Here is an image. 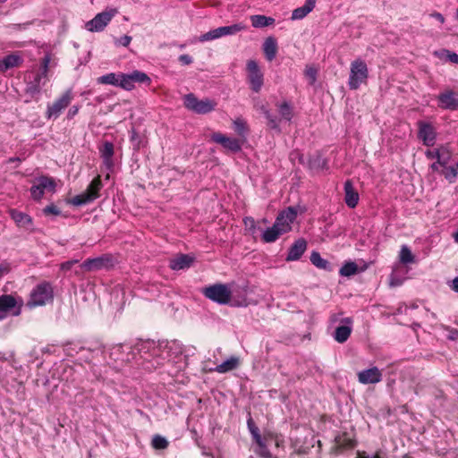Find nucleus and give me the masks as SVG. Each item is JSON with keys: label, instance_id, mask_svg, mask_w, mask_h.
Wrapping results in <instances>:
<instances>
[{"label": "nucleus", "instance_id": "1", "mask_svg": "<svg viewBox=\"0 0 458 458\" xmlns=\"http://www.w3.org/2000/svg\"><path fill=\"white\" fill-rule=\"evenodd\" d=\"M151 79L148 74L138 70L133 71L131 73L110 72L98 78V84L113 85L120 87L125 90H131L134 88L135 83L149 85Z\"/></svg>", "mask_w": 458, "mask_h": 458}, {"label": "nucleus", "instance_id": "2", "mask_svg": "<svg viewBox=\"0 0 458 458\" xmlns=\"http://www.w3.org/2000/svg\"><path fill=\"white\" fill-rule=\"evenodd\" d=\"M54 300V289L49 282L44 281L37 284L30 294L28 306L30 308L44 306Z\"/></svg>", "mask_w": 458, "mask_h": 458}, {"label": "nucleus", "instance_id": "3", "mask_svg": "<svg viewBox=\"0 0 458 458\" xmlns=\"http://www.w3.org/2000/svg\"><path fill=\"white\" fill-rule=\"evenodd\" d=\"M368 77L369 69L366 63L360 58L352 61L348 81L350 89H358L362 83L367 81Z\"/></svg>", "mask_w": 458, "mask_h": 458}, {"label": "nucleus", "instance_id": "4", "mask_svg": "<svg viewBox=\"0 0 458 458\" xmlns=\"http://www.w3.org/2000/svg\"><path fill=\"white\" fill-rule=\"evenodd\" d=\"M184 106L196 114H205L215 110L216 103L209 98L198 99L193 93H189L183 98Z\"/></svg>", "mask_w": 458, "mask_h": 458}, {"label": "nucleus", "instance_id": "5", "mask_svg": "<svg viewBox=\"0 0 458 458\" xmlns=\"http://www.w3.org/2000/svg\"><path fill=\"white\" fill-rule=\"evenodd\" d=\"M203 294L208 299L218 304H229L232 297V291L224 284H216L203 289Z\"/></svg>", "mask_w": 458, "mask_h": 458}, {"label": "nucleus", "instance_id": "6", "mask_svg": "<svg viewBox=\"0 0 458 458\" xmlns=\"http://www.w3.org/2000/svg\"><path fill=\"white\" fill-rule=\"evenodd\" d=\"M72 100V91L67 89L60 98H58L52 105H47L46 117L47 119H56Z\"/></svg>", "mask_w": 458, "mask_h": 458}, {"label": "nucleus", "instance_id": "7", "mask_svg": "<svg viewBox=\"0 0 458 458\" xmlns=\"http://www.w3.org/2000/svg\"><path fill=\"white\" fill-rule=\"evenodd\" d=\"M437 106L442 110H458V91L447 88L437 96Z\"/></svg>", "mask_w": 458, "mask_h": 458}, {"label": "nucleus", "instance_id": "8", "mask_svg": "<svg viewBox=\"0 0 458 458\" xmlns=\"http://www.w3.org/2000/svg\"><path fill=\"white\" fill-rule=\"evenodd\" d=\"M116 13V9L106 10L98 13L92 20L88 21L85 27L89 31L91 32L102 31Z\"/></svg>", "mask_w": 458, "mask_h": 458}, {"label": "nucleus", "instance_id": "9", "mask_svg": "<svg viewBox=\"0 0 458 458\" xmlns=\"http://www.w3.org/2000/svg\"><path fill=\"white\" fill-rule=\"evenodd\" d=\"M81 267L86 271L108 269L114 267V259L110 254H103L97 258L87 259L83 261Z\"/></svg>", "mask_w": 458, "mask_h": 458}, {"label": "nucleus", "instance_id": "10", "mask_svg": "<svg viewBox=\"0 0 458 458\" xmlns=\"http://www.w3.org/2000/svg\"><path fill=\"white\" fill-rule=\"evenodd\" d=\"M22 300L19 301L12 294L0 295V312L19 316L21 313Z\"/></svg>", "mask_w": 458, "mask_h": 458}, {"label": "nucleus", "instance_id": "11", "mask_svg": "<svg viewBox=\"0 0 458 458\" xmlns=\"http://www.w3.org/2000/svg\"><path fill=\"white\" fill-rule=\"evenodd\" d=\"M248 81L252 91L259 92L263 86V73L261 72L258 63L250 60L247 63Z\"/></svg>", "mask_w": 458, "mask_h": 458}, {"label": "nucleus", "instance_id": "12", "mask_svg": "<svg viewBox=\"0 0 458 458\" xmlns=\"http://www.w3.org/2000/svg\"><path fill=\"white\" fill-rule=\"evenodd\" d=\"M298 211L295 207H288L278 214L275 223L281 231L286 233L292 230V224L296 219Z\"/></svg>", "mask_w": 458, "mask_h": 458}, {"label": "nucleus", "instance_id": "13", "mask_svg": "<svg viewBox=\"0 0 458 458\" xmlns=\"http://www.w3.org/2000/svg\"><path fill=\"white\" fill-rule=\"evenodd\" d=\"M418 138L423 142V145L431 147L435 144L437 131L434 126L428 122H418Z\"/></svg>", "mask_w": 458, "mask_h": 458}, {"label": "nucleus", "instance_id": "14", "mask_svg": "<svg viewBox=\"0 0 458 458\" xmlns=\"http://www.w3.org/2000/svg\"><path fill=\"white\" fill-rule=\"evenodd\" d=\"M211 140L220 144L223 148L233 153H237L242 150V141L240 140L227 137L220 132H214L211 135Z\"/></svg>", "mask_w": 458, "mask_h": 458}, {"label": "nucleus", "instance_id": "15", "mask_svg": "<svg viewBox=\"0 0 458 458\" xmlns=\"http://www.w3.org/2000/svg\"><path fill=\"white\" fill-rule=\"evenodd\" d=\"M341 322L344 325L339 326L335 328L333 337L337 343L344 344L349 339L352 334V318L349 317L344 318L343 319H341Z\"/></svg>", "mask_w": 458, "mask_h": 458}, {"label": "nucleus", "instance_id": "16", "mask_svg": "<svg viewBox=\"0 0 458 458\" xmlns=\"http://www.w3.org/2000/svg\"><path fill=\"white\" fill-rule=\"evenodd\" d=\"M358 380L360 384H377L382 380V373L377 367H372L358 373Z\"/></svg>", "mask_w": 458, "mask_h": 458}, {"label": "nucleus", "instance_id": "17", "mask_svg": "<svg viewBox=\"0 0 458 458\" xmlns=\"http://www.w3.org/2000/svg\"><path fill=\"white\" fill-rule=\"evenodd\" d=\"M307 241L304 238H299L289 248L286 261L299 260L307 250Z\"/></svg>", "mask_w": 458, "mask_h": 458}, {"label": "nucleus", "instance_id": "18", "mask_svg": "<svg viewBox=\"0 0 458 458\" xmlns=\"http://www.w3.org/2000/svg\"><path fill=\"white\" fill-rule=\"evenodd\" d=\"M100 157L106 167L111 170L114 167L113 157L114 154V144L110 141H105L99 147Z\"/></svg>", "mask_w": 458, "mask_h": 458}, {"label": "nucleus", "instance_id": "19", "mask_svg": "<svg viewBox=\"0 0 458 458\" xmlns=\"http://www.w3.org/2000/svg\"><path fill=\"white\" fill-rule=\"evenodd\" d=\"M344 190L345 204L350 208H354L359 203L360 197L351 180H347L344 182Z\"/></svg>", "mask_w": 458, "mask_h": 458}, {"label": "nucleus", "instance_id": "20", "mask_svg": "<svg viewBox=\"0 0 458 458\" xmlns=\"http://www.w3.org/2000/svg\"><path fill=\"white\" fill-rule=\"evenodd\" d=\"M23 63L22 57L19 54H11L0 60V72L19 67Z\"/></svg>", "mask_w": 458, "mask_h": 458}, {"label": "nucleus", "instance_id": "21", "mask_svg": "<svg viewBox=\"0 0 458 458\" xmlns=\"http://www.w3.org/2000/svg\"><path fill=\"white\" fill-rule=\"evenodd\" d=\"M193 258L187 254H180L170 260L169 267L172 270H182L189 268L193 263Z\"/></svg>", "mask_w": 458, "mask_h": 458}, {"label": "nucleus", "instance_id": "22", "mask_svg": "<svg viewBox=\"0 0 458 458\" xmlns=\"http://www.w3.org/2000/svg\"><path fill=\"white\" fill-rule=\"evenodd\" d=\"M10 216L19 227L30 228L32 225L31 216L24 212L17 209H11Z\"/></svg>", "mask_w": 458, "mask_h": 458}, {"label": "nucleus", "instance_id": "23", "mask_svg": "<svg viewBox=\"0 0 458 458\" xmlns=\"http://www.w3.org/2000/svg\"><path fill=\"white\" fill-rule=\"evenodd\" d=\"M262 48L267 60H274L277 53L276 39L274 37L267 38L263 43Z\"/></svg>", "mask_w": 458, "mask_h": 458}, {"label": "nucleus", "instance_id": "24", "mask_svg": "<svg viewBox=\"0 0 458 458\" xmlns=\"http://www.w3.org/2000/svg\"><path fill=\"white\" fill-rule=\"evenodd\" d=\"M316 0H306L304 5L294 9L292 13V20H301L306 17L315 7Z\"/></svg>", "mask_w": 458, "mask_h": 458}, {"label": "nucleus", "instance_id": "25", "mask_svg": "<svg viewBox=\"0 0 458 458\" xmlns=\"http://www.w3.org/2000/svg\"><path fill=\"white\" fill-rule=\"evenodd\" d=\"M284 233L281 231L279 226L274 223V225L271 227L267 228L261 235V239L264 242L271 243L275 242L280 235L284 234Z\"/></svg>", "mask_w": 458, "mask_h": 458}, {"label": "nucleus", "instance_id": "26", "mask_svg": "<svg viewBox=\"0 0 458 458\" xmlns=\"http://www.w3.org/2000/svg\"><path fill=\"white\" fill-rule=\"evenodd\" d=\"M239 364V358L232 356L221 364L217 365L214 370L223 374L237 369Z\"/></svg>", "mask_w": 458, "mask_h": 458}, {"label": "nucleus", "instance_id": "27", "mask_svg": "<svg viewBox=\"0 0 458 458\" xmlns=\"http://www.w3.org/2000/svg\"><path fill=\"white\" fill-rule=\"evenodd\" d=\"M280 114V119L291 122L293 117V108L289 102L284 101L276 105Z\"/></svg>", "mask_w": 458, "mask_h": 458}, {"label": "nucleus", "instance_id": "28", "mask_svg": "<svg viewBox=\"0 0 458 458\" xmlns=\"http://www.w3.org/2000/svg\"><path fill=\"white\" fill-rule=\"evenodd\" d=\"M42 86L40 76H35L33 81L27 83L26 94L30 95L31 98H35L39 95Z\"/></svg>", "mask_w": 458, "mask_h": 458}, {"label": "nucleus", "instance_id": "29", "mask_svg": "<svg viewBox=\"0 0 458 458\" xmlns=\"http://www.w3.org/2000/svg\"><path fill=\"white\" fill-rule=\"evenodd\" d=\"M251 25L254 28H264L275 23V19L272 17L256 14L250 16Z\"/></svg>", "mask_w": 458, "mask_h": 458}, {"label": "nucleus", "instance_id": "30", "mask_svg": "<svg viewBox=\"0 0 458 458\" xmlns=\"http://www.w3.org/2000/svg\"><path fill=\"white\" fill-rule=\"evenodd\" d=\"M310 262L318 268L324 269L326 271L331 270L330 263L323 259L318 251H312L310 257Z\"/></svg>", "mask_w": 458, "mask_h": 458}, {"label": "nucleus", "instance_id": "31", "mask_svg": "<svg viewBox=\"0 0 458 458\" xmlns=\"http://www.w3.org/2000/svg\"><path fill=\"white\" fill-rule=\"evenodd\" d=\"M102 182L100 180V177L98 176L92 180V182L88 186L87 190L85 191V193L89 195V197H94V200L98 198L99 196V191L102 188Z\"/></svg>", "mask_w": 458, "mask_h": 458}, {"label": "nucleus", "instance_id": "32", "mask_svg": "<svg viewBox=\"0 0 458 458\" xmlns=\"http://www.w3.org/2000/svg\"><path fill=\"white\" fill-rule=\"evenodd\" d=\"M245 29V25L242 23H235L229 26L219 27L220 37L234 35Z\"/></svg>", "mask_w": 458, "mask_h": 458}, {"label": "nucleus", "instance_id": "33", "mask_svg": "<svg viewBox=\"0 0 458 458\" xmlns=\"http://www.w3.org/2000/svg\"><path fill=\"white\" fill-rule=\"evenodd\" d=\"M254 442L257 444V448L255 449L256 454H258L261 458H271L272 454L270 451L268 450L266 442L262 438V437H259L258 439L254 440Z\"/></svg>", "mask_w": 458, "mask_h": 458}, {"label": "nucleus", "instance_id": "34", "mask_svg": "<svg viewBox=\"0 0 458 458\" xmlns=\"http://www.w3.org/2000/svg\"><path fill=\"white\" fill-rule=\"evenodd\" d=\"M358 265L353 261L345 262L339 270L342 276H352L358 273Z\"/></svg>", "mask_w": 458, "mask_h": 458}, {"label": "nucleus", "instance_id": "35", "mask_svg": "<svg viewBox=\"0 0 458 458\" xmlns=\"http://www.w3.org/2000/svg\"><path fill=\"white\" fill-rule=\"evenodd\" d=\"M435 55L440 59L458 64V55L454 52L447 49H441L440 51H436Z\"/></svg>", "mask_w": 458, "mask_h": 458}, {"label": "nucleus", "instance_id": "36", "mask_svg": "<svg viewBox=\"0 0 458 458\" xmlns=\"http://www.w3.org/2000/svg\"><path fill=\"white\" fill-rule=\"evenodd\" d=\"M442 174L446 180L450 182H454L458 176V161L454 165L445 166V169L442 170Z\"/></svg>", "mask_w": 458, "mask_h": 458}, {"label": "nucleus", "instance_id": "37", "mask_svg": "<svg viewBox=\"0 0 458 458\" xmlns=\"http://www.w3.org/2000/svg\"><path fill=\"white\" fill-rule=\"evenodd\" d=\"M399 257L400 261L403 264H410L415 261L414 255L411 253V250L406 245L402 246Z\"/></svg>", "mask_w": 458, "mask_h": 458}, {"label": "nucleus", "instance_id": "38", "mask_svg": "<svg viewBox=\"0 0 458 458\" xmlns=\"http://www.w3.org/2000/svg\"><path fill=\"white\" fill-rule=\"evenodd\" d=\"M267 121V126L276 131V132H281V128H280V121L281 119L278 118L276 114H273L270 113V111L268 112V114H266L264 115Z\"/></svg>", "mask_w": 458, "mask_h": 458}, {"label": "nucleus", "instance_id": "39", "mask_svg": "<svg viewBox=\"0 0 458 458\" xmlns=\"http://www.w3.org/2000/svg\"><path fill=\"white\" fill-rule=\"evenodd\" d=\"M94 195L92 197H89V195L85 192L81 193V194H79V195H76L75 197H73L71 200H70V203L72 204L73 206H82V205H86L88 203H90L94 200Z\"/></svg>", "mask_w": 458, "mask_h": 458}, {"label": "nucleus", "instance_id": "40", "mask_svg": "<svg viewBox=\"0 0 458 458\" xmlns=\"http://www.w3.org/2000/svg\"><path fill=\"white\" fill-rule=\"evenodd\" d=\"M233 130L241 137L245 138L248 133V126L244 120L237 118L233 121Z\"/></svg>", "mask_w": 458, "mask_h": 458}, {"label": "nucleus", "instance_id": "41", "mask_svg": "<svg viewBox=\"0 0 458 458\" xmlns=\"http://www.w3.org/2000/svg\"><path fill=\"white\" fill-rule=\"evenodd\" d=\"M169 443L165 437L157 434L153 437L151 445L154 449L164 450L167 448Z\"/></svg>", "mask_w": 458, "mask_h": 458}, {"label": "nucleus", "instance_id": "42", "mask_svg": "<svg viewBox=\"0 0 458 458\" xmlns=\"http://www.w3.org/2000/svg\"><path fill=\"white\" fill-rule=\"evenodd\" d=\"M243 224L245 226V230L251 235H255L258 231H259V227L257 225V222L251 216H246L243 218Z\"/></svg>", "mask_w": 458, "mask_h": 458}, {"label": "nucleus", "instance_id": "43", "mask_svg": "<svg viewBox=\"0 0 458 458\" xmlns=\"http://www.w3.org/2000/svg\"><path fill=\"white\" fill-rule=\"evenodd\" d=\"M247 427H248V429L252 437L253 441L261 437V435L259 433V429L258 426L256 425V423L254 422L250 414H249V417L247 419Z\"/></svg>", "mask_w": 458, "mask_h": 458}, {"label": "nucleus", "instance_id": "44", "mask_svg": "<svg viewBox=\"0 0 458 458\" xmlns=\"http://www.w3.org/2000/svg\"><path fill=\"white\" fill-rule=\"evenodd\" d=\"M38 182H40L41 187L44 190H49L53 192L55 191L56 184L53 178L47 176H41L38 178Z\"/></svg>", "mask_w": 458, "mask_h": 458}, {"label": "nucleus", "instance_id": "45", "mask_svg": "<svg viewBox=\"0 0 458 458\" xmlns=\"http://www.w3.org/2000/svg\"><path fill=\"white\" fill-rule=\"evenodd\" d=\"M221 38L220 37V33H219V30H218V28H216V29L211 30L202 34L199 38V40L200 42H205V41L214 40V39H216V38Z\"/></svg>", "mask_w": 458, "mask_h": 458}, {"label": "nucleus", "instance_id": "46", "mask_svg": "<svg viewBox=\"0 0 458 458\" xmlns=\"http://www.w3.org/2000/svg\"><path fill=\"white\" fill-rule=\"evenodd\" d=\"M326 165L327 160L320 156H317L309 161V166L310 169H323Z\"/></svg>", "mask_w": 458, "mask_h": 458}, {"label": "nucleus", "instance_id": "47", "mask_svg": "<svg viewBox=\"0 0 458 458\" xmlns=\"http://www.w3.org/2000/svg\"><path fill=\"white\" fill-rule=\"evenodd\" d=\"M451 158L450 152L445 149V148H440V153L437 158V163L443 166V169H445V166H448L447 164Z\"/></svg>", "mask_w": 458, "mask_h": 458}, {"label": "nucleus", "instance_id": "48", "mask_svg": "<svg viewBox=\"0 0 458 458\" xmlns=\"http://www.w3.org/2000/svg\"><path fill=\"white\" fill-rule=\"evenodd\" d=\"M45 190L41 187L40 182L38 181V183L32 185L30 188V194L33 199L40 200L44 195Z\"/></svg>", "mask_w": 458, "mask_h": 458}, {"label": "nucleus", "instance_id": "49", "mask_svg": "<svg viewBox=\"0 0 458 458\" xmlns=\"http://www.w3.org/2000/svg\"><path fill=\"white\" fill-rule=\"evenodd\" d=\"M229 304L233 307H246L248 305V301L246 297H236L232 292V297Z\"/></svg>", "mask_w": 458, "mask_h": 458}, {"label": "nucleus", "instance_id": "50", "mask_svg": "<svg viewBox=\"0 0 458 458\" xmlns=\"http://www.w3.org/2000/svg\"><path fill=\"white\" fill-rule=\"evenodd\" d=\"M43 214L46 216H59L61 214V210L55 204L51 203L43 208Z\"/></svg>", "mask_w": 458, "mask_h": 458}, {"label": "nucleus", "instance_id": "51", "mask_svg": "<svg viewBox=\"0 0 458 458\" xmlns=\"http://www.w3.org/2000/svg\"><path fill=\"white\" fill-rule=\"evenodd\" d=\"M131 41V37L124 35L117 39H115V45L128 47Z\"/></svg>", "mask_w": 458, "mask_h": 458}, {"label": "nucleus", "instance_id": "52", "mask_svg": "<svg viewBox=\"0 0 458 458\" xmlns=\"http://www.w3.org/2000/svg\"><path fill=\"white\" fill-rule=\"evenodd\" d=\"M78 262H79L78 259H72V260H68V261L63 262L61 264V269L63 271H69V270L72 269L73 265L77 264Z\"/></svg>", "mask_w": 458, "mask_h": 458}, {"label": "nucleus", "instance_id": "53", "mask_svg": "<svg viewBox=\"0 0 458 458\" xmlns=\"http://www.w3.org/2000/svg\"><path fill=\"white\" fill-rule=\"evenodd\" d=\"M178 59L182 65H189L193 62L192 57L187 54L181 55Z\"/></svg>", "mask_w": 458, "mask_h": 458}, {"label": "nucleus", "instance_id": "54", "mask_svg": "<svg viewBox=\"0 0 458 458\" xmlns=\"http://www.w3.org/2000/svg\"><path fill=\"white\" fill-rule=\"evenodd\" d=\"M10 265L7 262H3L0 264V279L6 274L10 272Z\"/></svg>", "mask_w": 458, "mask_h": 458}, {"label": "nucleus", "instance_id": "55", "mask_svg": "<svg viewBox=\"0 0 458 458\" xmlns=\"http://www.w3.org/2000/svg\"><path fill=\"white\" fill-rule=\"evenodd\" d=\"M49 63H50L49 56L48 55L44 56V58L41 61L40 70L44 71V72H47Z\"/></svg>", "mask_w": 458, "mask_h": 458}, {"label": "nucleus", "instance_id": "56", "mask_svg": "<svg viewBox=\"0 0 458 458\" xmlns=\"http://www.w3.org/2000/svg\"><path fill=\"white\" fill-rule=\"evenodd\" d=\"M79 112V106H72L67 113V118L72 119Z\"/></svg>", "mask_w": 458, "mask_h": 458}, {"label": "nucleus", "instance_id": "57", "mask_svg": "<svg viewBox=\"0 0 458 458\" xmlns=\"http://www.w3.org/2000/svg\"><path fill=\"white\" fill-rule=\"evenodd\" d=\"M439 153H440V149L428 150L426 152V156L429 159H434V158L437 159L438 156H439Z\"/></svg>", "mask_w": 458, "mask_h": 458}, {"label": "nucleus", "instance_id": "58", "mask_svg": "<svg viewBox=\"0 0 458 458\" xmlns=\"http://www.w3.org/2000/svg\"><path fill=\"white\" fill-rule=\"evenodd\" d=\"M448 339L454 341L458 339V330L457 329H451L448 335Z\"/></svg>", "mask_w": 458, "mask_h": 458}, {"label": "nucleus", "instance_id": "59", "mask_svg": "<svg viewBox=\"0 0 458 458\" xmlns=\"http://www.w3.org/2000/svg\"><path fill=\"white\" fill-rule=\"evenodd\" d=\"M47 72H44V71H39L35 76H40V81H42V85L46 84Z\"/></svg>", "mask_w": 458, "mask_h": 458}, {"label": "nucleus", "instance_id": "60", "mask_svg": "<svg viewBox=\"0 0 458 458\" xmlns=\"http://www.w3.org/2000/svg\"><path fill=\"white\" fill-rule=\"evenodd\" d=\"M431 16L437 19L441 23L445 22V17L440 13L435 12L431 14Z\"/></svg>", "mask_w": 458, "mask_h": 458}, {"label": "nucleus", "instance_id": "61", "mask_svg": "<svg viewBox=\"0 0 458 458\" xmlns=\"http://www.w3.org/2000/svg\"><path fill=\"white\" fill-rule=\"evenodd\" d=\"M450 287L453 291H454L455 293H458V276H456L453 281H452V284H450Z\"/></svg>", "mask_w": 458, "mask_h": 458}, {"label": "nucleus", "instance_id": "62", "mask_svg": "<svg viewBox=\"0 0 458 458\" xmlns=\"http://www.w3.org/2000/svg\"><path fill=\"white\" fill-rule=\"evenodd\" d=\"M257 109L264 115L268 114L269 109L263 104L257 106Z\"/></svg>", "mask_w": 458, "mask_h": 458}, {"label": "nucleus", "instance_id": "63", "mask_svg": "<svg viewBox=\"0 0 458 458\" xmlns=\"http://www.w3.org/2000/svg\"><path fill=\"white\" fill-rule=\"evenodd\" d=\"M390 284L392 286H398L402 284V280L394 278V276L391 277Z\"/></svg>", "mask_w": 458, "mask_h": 458}, {"label": "nucleus", "instance_id": "64", "mask_svg": "<svg viewBox=\"0 0 458 458\" xmlns=\"http://www.w3.org/2000/svg\"><path fill=\"white\" fill-rule=\"evenodd\" d=\"M355 458H370V456H368L365 452H358Z\"/></svg>", "mask_w": 458, "mask_h": 458}]
</instances>
